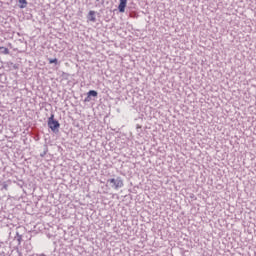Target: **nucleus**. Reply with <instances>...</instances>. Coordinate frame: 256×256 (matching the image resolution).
<instances>
[{
    "label": "nucleus",
    "mask_w": 256,
    "mask_h": 256,
    "mask_svg": "<svg viewBox=\"0 0 256 256\" xmlns=\"http://www.w3.org/2000/svg\"><path fill=\"white\" fill-rule=\"evenodd\" d=\"M85 103H89L91 101V96L87 94V97L85 98Z\"/></svg>",
    "instance_id": "nucleus-9"
},
{
    "label": "nucleus",
    "mask_w": 256,
    "mask_h": 256,
    "mask_svg": "<svg viewBox=\"0 0 256 256\" xmlns=\"http://www.w3.org/2000/svg\"><path fill=\"white\" fill-rule=\"evenodd\" d=\"M47 155V148H45L44 152L40 154V157H45Z\"/></svg>",
    "instance_id": "nucleus-10"
},
{
    "label": "nucleus",
    "mask_w": 256,
    "mask_h": 256,
    "mask_svg": "<svg viewBox=\"0 0 256 256\" xmlns=\"http://www.w3.org/2000/svg\"><path fill=\"white\" fill-rule=\"evenodd\" d=\"M87 95L90 96V97H97V95H99V94H98L97 91H95V90H90V91L87 93Z\"/></svg>",
    "instance_id": "nucleus-6"
},
{
    "label": "nucleus",
    "mask_w": 256,
    "mask_h": 256,
    "mask_svg": "<svg viewBox=\"0 0 256 256\" xmlns=\"http://www.w3.org/2000/svg\"><path fill=\"white\" fill-rule=\"evenodd\" d=\"M18 241H21V236H18Z\"/></svg>",
    "instance_id": "nucleus-12"
},
{
    "label": "nucleus",
    "mask_w": 256,
    "mask_h": 256,
    "mask_svg": "<svg viewBox=\"0 0 256 256\" xmlns=\"http://www.w3.org/2000/svg\"><path fill=\"white\" fill-rule=\"evenodd\" d=\"M106 185L112 189H121V187H123V179H121V177L110 178L107 180Z\"/></svg>",
    "instance_id": "nucleus-1"
},
{
    "label": "nucleus",
    "mask_w": 256,
    "mask_h": 256,
    "mask_svg": "<svg viewBox=\"0 0 256 256\" xmlns=\"http://www.w3.org/2000/svg\"><path fill=\"white\" fill-rule=\"evenodd\" d=\"M95 11L90 10L88 13V20L91 21L92 23H95V21H97V18L95 17Z\"/></svg>",
    "instance_id": "nucleus-4"
},
{
    "label": "nucleus",
    "mask_w": 256,
    "mask_h": 256,
    "mask_svg": "<svg viewBox=\"0 0 256 256\" xmlns=\"http://www.w3.org/2000/svg\"><path fill=\"white\" fill-rule=\"evenodd\" d=\"M8 187H9V186H8L7 184H4V185H3V189H5V191H7Z\"/></svg>",
    "instance_id": "nucleus-11"
},
{
    "label": "nucleus",
    "mask_w": 256,
    "mask_h": 256,
    "mask_svg": "<svg viewBox=\"0 0 256 256\" xmlns=\"http://www.w3.org/2000/svg\"><path fill=\"white\" fill-rule=\"evenodd\" d=\"M20 5V9H25V7H27V0H19Z\"/></svg>",
    "instance_id": "nucleus-5"
},
{
    "label": "nucleus",
    "mask_w": 256,
    "mask_h": 256,
    "mask_svg": "<svg viewBox=\"0 0 256 256\" xmlns=\"http://www.w3.org/2000/svg\"><path fill=\"white\" fill-rule=\"evenodd\" d=\"M0 51H1V53H3L4 55H9V48L0 47Z\"/></svg>",
    "instance_id": "nucleus-7"
},
{
    "label": "nucleus",
    "mask_w": 256,
    "mask_h": 256,
    "mask_svg": "<svg viewBox=\"0 0 256 256\" xmlns=\"http://www.w3.org/2000/svg\"><path fill=\"white\" fill-rule=\"evenodd\" d=\"M48 61H49L50 65H52V63H55V64L57 65V63H58L57 58H54V59H48Z\"/></svg>",
    "instance_id": "nucleus-8"
},
{
    "label": "nucleus",
    "mask_w": 256,
    "mask_h": 256,
    "mask_svg": "<svg viewBox=\"0 0 256 256\" xmlns=\"http://www.w3.org/2000/svg\"><path fill=\"white\" fill-rule=\"evenodd\" d=\"M125 7H127V0H120L118 11L120 13H125Z\"/></svg>",
    "instance_id": "nucleus-3"
},
{
    "label": "nucleus",
    "mask_w": 256,
    "mask_h": 256,
    "mask_svg": "<svg viewBox=\"0 0 256 256\" xmlns=\"http://www.w3.org/2000/svg\"><path fill=\"white\" fill-rule=\"evenodd\" d=\"M48 127L55 133L59 127H61V124H59V121L55 120V115L51 114V116L48 118Z\"/></svg>",
    "instance_id": "nucleus-2"
}]
</instances>
